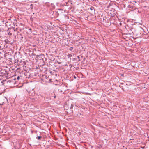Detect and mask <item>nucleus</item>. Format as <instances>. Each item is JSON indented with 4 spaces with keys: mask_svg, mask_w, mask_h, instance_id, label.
<instances>
[{
    "mask_svg": "<svg viewBox=\"0 0 149 149\" xmlns=\"http://www.w3.org/2000/svg\"><path fill=\"white\" fill-rule=\"evenodd\" d=\"M73 49V47H71L69 49L70 51H72Z\"/></svg>",
    "mask_w": 149,
    "mask_h": 149,
    "instance_id": "f257e3e1",
    "label": "nucleus"
},
{
    "mask_svg": "<svg viewBox=\"0 0 149 149\" xmlns=\"http://www.w3.org/2000/svg\"><path fill=\"white\" fill-rule=\"evenodd\" d=\"M41 137L40 136H39L38 137H36V138L37 139H40L41 138Z\"/></svg>",
    "mask_w": 149,
    "mask_h": 149,
    "instance_id": "f03ea898",
    "label": "nucleus"
},
{
    "mask_svg": "<svg viewBox=\"0 0 149 149\" xmlns=\"http://www.w3.org/2000/svg\"><path fill=\"white\" fill-rule=\"evenodd\" d=\"M70 108L71 109H72L73 108V105L72 104H71V105L70 106Z\"/></svg>",
    "mask_w": 149,
    "mask_h": 149,
    "instance_id": "7ed1b4c3",
    "label": "nucleus"
},
{
    "mask_svg": "<svg viewBox=\"0 0 149 149\" xmlns=\"http://www.w3.org/2000/svg\"><path fill=\"white\" fill-rule=\"evenodd\" d=\"M94 8L93 7H91L90 8V9L91 10H92Z\"/></svg>",
    "mask_w": 149,
    "mask_h": 149,
    "instance_id": "20e7f679",
    "label": "nucleus"
},
{
    "mask_svg": "<svg viewBox=\"0 0 149 149\" xmlns=\"http://www.w3.org/2000/svg\"><path fill=\"white\" fill-rule=\"evenodd\" d=\"M20 79V77L19 76H18L17 78V80H19Z\"/></svg>",
    "mask_w": 149,
    "mask_h": 149,
    "instance_id": "39448f33",
    "label": "nucleus"
},
{
    "mask_svg": "<svg viewBox=\"0 0 149 149\" xmlns=\"http://www.w3.org/2000/svg\"><path fill=\"white\" fill-rule=\"evenodd\" d=\"M57 62L58 63V64H61V62Z\"/></svg>",
    "mask_w": 149,
    "mask_h": 149,
    "instance_id": "423d86ee",
    "label": "nucleus"
},
{
    "mask_svg": "<svg viewBox=\"0 0 149 149\" xmlns=\"http://www.w3.org/2000/svg\"><path fill=\"white\" fill-rule=\"evenodd\" d=\"M56 95L54 96V98H56Z\"/></svg>",
    "mask_w": 149,
    "mask_h": 149,
    "instance_id": "0eeeda50",
    "label": "nucleus"
},
{
    "mask_svg": "<svg viewBox=\"0 0 149 149\" xmlns=\"http://www.w3.org/2000/svg\"><path fill=\"white\" fill-rule=\"evenodd\" d=\"M74 78H76V77L75 76H74Z\"/></svg>",
    "mask_w": 149,
    "mask_h": 149,
    "instance_id": "6e6552de",
    "label": "nucleus"
},
{
    "mask_svg": "<svg viewBox=\"0 0 149 149\" xmlns=\"http://www.w3.org/2000/svg\"><path fill=\"white\" fill-rule=\"evenodd\" d=\"M123 75L121 74V75H122V76H123Z\"/></svg>",
    "mask_w": 149,
    "mask_h": 149,
    "instance_id": "1a4fd4ad",
    "label": "nucleus"
},
{
    "mask_svg": "<svg viewBox=\"0 0 149 149\" xmlns=\"http://www.w3.org/2000/svg\"><path fill=\"white\" fill-rule=\"evenodd\" d=\"M123 75L121 74V75H122V76H123Z\"/></svg>",
    "mask_w": 149,
    "mask_h": 149,
    "instance_id": "9d476101",
    "label": "nucleus"
},
{
    "mask_svg": "<svg viewBox=\"0 0 149 149\" xmlns=\"http://www.w3.org/2000/svg\"><path fill=\"white\" fill-rule=\"evenodd\" d=\"M123 75L121 74V75H122V76H123Z\"/></svg>",
    "mask_w": 149,
    "mask_h": 149,
    "instance_id": "9b49d317",
    "label": "nucleus"
},
{
    "mask_svg": "<svg viewBox=\"0 0 149 149\" xmlns=\"http://www.w3.org/2000/svg\"><path fill=\"white\" fill-rule=\"evenodd\" d=\"M135 3H136V1H135Z\"/></svg>",
    "mask_w": 149,
    "mask_h": 149,
    "instance_id": "f8f14e48",
    "label": "nucleus"
}]
</instances>
